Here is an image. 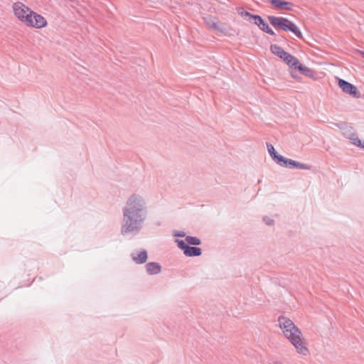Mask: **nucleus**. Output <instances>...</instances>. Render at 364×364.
<instances>
[{
	"label": "nucleus",
	"mask_w": 364,
	"mask_h": 364,
	"mask_svg": "<svg viewBox=\"0 0 364 364\" xmlns=\"http://www.w3.org/2000/svg\"><path fill=\"white\" fill-rule=\"evenodd\" d=\"M251 18L254 20V23L258 26L264 21L261 16L257 15L251 16Z\"/></svg>",
	"instance_id": "nucleus-21"
},
{
	"label": "nucleus",
	"mask_w": 364,
	"mask_h": 364,
	"mask_svg": "<svg viewBox=\"0 0 364 364\" xmlns=\"http://www.w3.org/2000/svg\"><path fill=\"white\" fill-rule=\"evenodd\" d=\"M289 341L295 348L297 353L304 356L309 354V350L306 347L305 339L303 336L302 333L291 338V339Z\"/></svg>",
	"instance_id": "nucleus-5"
},
{
	"label": "nucleus",
	"mask_w": 364,
	"mask_h": 364,
	"mask_svg": "<svg viewBox=\"0 0 364 364\" xmlns=\"http://www.w3.org/2000/svg\"><path fill=\"white\" fill-rule=\"evenodd\" d=\"M362 56L364 58V52L361 53Z\"/></svg>",
	"instance_id": "nucleus-28"
},
{
	"label": "nucleus",
	"mask_w": 364,
	"mask_h": 364,
	"mask_svg": "<svg viewBox=\"0 0 364 364\" xmlns=\"http://www.w3.org/2000/svg\"><path fill=\"white\" fill-rule=\"evenodd\" d=\"M296 161H294L292 159H286L285 160V163H284V166L286 167H295V164H296Z\"/></svg>",
	"instance_id": "nucleus-23"
},
{
	"label": "nucleus",
	"mask_w": 364,
	"mask_h": 364,
	"mask_svg": "<svg viewBox=\"0 0 364 364\" xmlns=\"http://www.w3.org/2000/svg\"><path fill=\"white\" fill-rule=\"evenodd\" d=\"M259 28L262 30L263 31L266 32L268 34H270L272 36L274 35V32L273 30L268 26V24L263 21L260 26H259Z\"/></svg>",
	"instance_id": "nucleus-18"
},
{
	"label": "nucleus",
	"mask_w": 364,
	"mask_h": 364,
	"mask_svg": "<svg viewBox=\"0 0 364 364\" xmlns=\"http://www.w3.org/2000/svg\"><path fill=\"white\" fill-rule=\"evenodd\" d=\"M276 8L284 10H291L292 4L290 2L282 0H268Z\"/></svg>",
	"instance_id": "nucleus-13"
},
{
	"label": "nucleus",
	"mask_w": 364,
	"mask_h": 364,
	"mask_svg": "<svg viewBox=\"0 0 364 364\" xmlns=\"http://www.w3.org/2000/svg\"><path fill=\"white\" fill-rule=\"evenodd\" d=\"M12 9L16 17L26 25L33 11L21 2L14 3Z\"/></svg>",
	"instance_id": "nucleus-4"
},
{
	"label": "nucleus",
	"mask_w": 364,
	"mask_h": 364,
	"mask_svg": "<svg viewBox=\"0 0 364 364\" xmlns=\"http://www.w3.org/2000/svg\"><path fill=\"white\" fill-rule=\"evenodd\" d=\"M204 21L208 27L213 28L218 32L223 33L225 31L224 26L211 16L205 17Z\"/></svg>",
	"instance_id": "nucleus-10"
},
{
	"label": "nucleus",
	"mask_w": 364,
	"mask_h": 364,
	"mask_svg": "<svg viewBox=\"0 0 364 364\" xmlns=\"http://www.w3.org/2000/svg\"><path fill=\"white\" fill-rule=\"evenodd\" d=\"M267 146L268 152H269V155L271 156V157L272 159L274 158V156H276L277 154V153L275 151L274 146L270 144H267Z\"/></svg>",
	"instance_id": "nucleus-20"
},
{
	"label": "nucleus",
	"mask_w": 364,
	"mask_h": 364,
	"mask_svg": "<svg viewBox=\"0 0 364 364\" xmlns=\"http://www.w3.org/2000/svg\"><path fill=\"white\" fill-rule=\"evenodd\" d=\"M283 60L290 67L296 69L299 60L293 55L287 53L284 58Z\"/></svg>",
	"instance_id": "nucleus-14"
},
{
	"label": "nucleus",
	"mask_w": 364,
	"mask_h": 364,
	"mask_svg": "<svg viewBox=\"0 0 364 364\" xmlns=\"http://www.w3.org/2000/svg\"><path fill=\"white\" fill-rule=\"evenodd\" d=\"M299 169H304V170H309L311 168L310 166L306 164H302L300 162L296 161L295 164V167Z\"/></svg>",
	"instance_id": "nucleus-22"
},
{
	"label": "nucleus",
	"mask_w": 364,
	"mask_h": 364,
	"mask_svg": "<svg viewBox=\"0 0 364 364\" xmlns=\"http://www.w3.org/2000/svg\"><path fill=\"white\" fill-rule=\"evenodd\" d=\"M277 164L284 166V163L286 158L284 156L279 155L278 154L274 156V158L272 159Z\"/></svg>",
	"instance_id": "nucleus-19"
},
{
	"label": "nucleus",
	"mask_w": 364,
	"mask_h": 364,
	"mask_svg": "<svg viewBox=\"0 0 364 364\" xmlns=\"http://www.w3.org/2000/svg\"><path fill=\"white\" fill-rule=\"evenodd\" d=\"M273 364H283V363L279 361H275L273 363Z\"/></svg>",
	"instance_id": "nucleus-27"
},
{
	"label": "nucleus",
	"mask_w": 364,
	"mask_h": 364,
	"mask_svg": "<svg viewBox=\"0 0 364 364\" xmlns=\"http://www.w3.org/2000/svg\"><path fill=\"white\" fill-rule=\"evenodd\" d=\"M296 69H298L302 74L310 76L311 75L312 71L307 67L302 65L299 63L297 65Z\"/></svg>",
	"instance_id": "nucleus-17"
},
{
	"label": "nucleus",
	"mask_w": 364,
	"mask_h": 364,
	"mask_svg": "<svg viewBox=\"0 0 364 364\" xmlns=\"http://www.w3.org/2000/svg\"><path fill=\"white\" fill-rule=\"evenodd\" d=\"M270 50L273 54L276 55L282 60L288 53L286 51H284L283 48H282L280 46L277 45H272L270 47Z\"/></svg>",
	"instance_id": "nucleus-15"
},
{
	"label": "nucleus",
	"mask_w": 364,
	"mask_h": 364,
	"mask_svg": "<svg viewBox=\"0 0 364 364\" xmlns=\"http://www.w3.org/2000/svg\"><path fill=\"white\" fill-rule=\"evenodd\" d=\"M47 25V21L43 16L32 11L31 18L28 19L26 26L41 28Z\"/></svg>",
	"instance_id": "nucleus-7"
},
{
	"label": "nucleus",
	"mask_w": 364,
	"mask_h": 364,
	"mask_svg": "<svg viewBox=\"0 0 364 364\" xmlns=\"http://www.w3.org/2000/svg\"><path fill=\"white\" fill-rule=\"evenodd\" d=\"M178 248L183 250V254L187 257H197L202 254V250L199 247H190L186 244L183 240H176Z\"/></svg>",
	"instance_id": "nucleus-6"
},
{
	"label": "nucleus",
	"mask_w": 364,
	"mask_h": 364,
	"mask_svg": "<svg viewBox=\"0 0 364 364\" xmlns=\"http://www.w3.org/2000/svg\"><path fill=\"white\" fill-rule=\"evenodd\" d=\"M186 242L192 245H199L201 244V241L199 238L193 236H186Z\"/></svg>",
	"instance_id": "nucleus-16"
},
{
	"label": "nucleus",
	"mask_w": 364,
	"mask_h": 364,
	"mask_svg": "<svg viewBox=\"0 0 364 364\" xmlns=\"http://www.w3.org/2000/svg\"><path fill=\"white\" fill-rule=\"evenodd\" d=\"M343 135L349 139V140L351 141V143L354 145H356L358 146H360V147H362V148H364V142H362L359 138L358 137V136L351 132L350 130H348L345 132H343Z\"/></svg>",
	"instance_id": "nucleus-12"
},
{
	"label": "nucleus",
	"mask_w": 364,
	"mask_h": 364,
	"mask_svg": "<svg viewBox=\"0 0 364 364\" xmlns=\"http://www.w3.org/2000/svg\"><path fill=\"white\" fill-rule=\"evenodd\" d=\"M240 14H241L242 16H244V17L248 16L250 18H251V16H252L251 14H250L247 11H242L240 13Z\"/></svg>",
	"instance_id": "nucleus-26"
},
{
	"label": "nucleus",
	"mask_w": 364,
	"mask_h": 364,
	"mask_svg": "<svg viewBox=\"0 0 364 364\" xmlns=\"http://www.w3.org/2000/svg\"><path fill=\"white\" fill-rule=\"evenodd\" d=\"M146 272L149 275H156L161 273V266L159 263L151 262L145 265Z\"/></svg>",
	"instance_id": "nucleus-11"
},
{
	"label": "nucleus",
	"mask_w": 364,
	"mask_h": 364,
	"mask_svg": "<svg viewBox=\"0 0 364 364\" xmlns=\"http://www.w3.org/2000/svg\"><path fill=\"white\" fill-rule=\"evenodd\" d=\"M120 234L124 237L136 236L144 229L149 215V201L139 192L129 194L122 208Z\"/></svg>",
	"instance_id": "nucleus-1"
},
{
	"label": "nucleus",
	"mask_w": 364,
	"mask_h": 364,
	"mask_svg": "<svg viewBox=\"0 0 364 364\" xmlns=\"http://www.w3.org/2000/svg\"><path fill=\"white\" fill-rule=\"evenodd\" d=\"M278 322L283 335L288 340L302 333L294 323L287 317L279 316Z\"/></svg>",
	"instance_id": "nucleus-3"
},
{
	"label": "nucleus",
	"mask_w": 364,
	"mask_h": 364,
	"mask_svg": "<svg viewBox=\"0 0 364 364\" xmlns=\"http://www.w3.org/2000/svg\"><path fill=\"white\" fill-rule=\"evenodd\" d=\"M130 257L136 264H141L147 261L148 253L146 250L136 249L132 252Z\"/></svg>",
	"instance_id": "nucleus-8"
},
{
	"label": "nucleus",
	"mask_w": 364,
	"mask_h": 364,
	"mask_svg": "<svg viewBox=\"0 0 364 364\" xmlns=\"http://www.w3.org/2000/svg\"><path fill=\"white\" fill-rule=\"evenodd\" d=\"M263 221L264 222V223L266 225H269V226L273 225L274 223V220L268 216H264L263 218Z\"/></svg>",
	"instance_id": "nucleus-24"
},
{
	"label": "nucleus",
	"mask_w": 364,
	"mask_h": 364,
	"mask_svg": "<svg viewBox=\"0 0 364 364\" xmlns=\"http://www.w3.org/2000/svg\"><path fill=\"white\" fill-rule=\"evenodd\" d=\"M269 23L275 28H278L285 31H291L299 38H302V33L295 23L284 17H277L269 16Z\"/></svg>",
	"instance_id": "nucleus-2"
},
{
	"label": "nucleus",
	"mask_w": 364,
	"mask_h": 364,
	"mask_svg": "<svg viewBox=\"0 0 364 364\" xmlns=\"http://www.w3.org/2000/svg\"><path fill=\"white\" fill-rule=\"evenodd\" d=\"M338 85L344 92L349 94L353 97H359V95H358V92L357 87L352 85L351 83L344 80L340 79L338 81Z\"/></svg>",
	"instance_id": "nucleus-9"
},
{
	"label": "nucleus",
	"mask_w": 364,
	"mask_h": 364,
	"mask_svg": "<svg viewBox=\"0 0 364 364\" xmlns=\"http://www.w3.org/2000/svg\"><path fill=\"white\" fill-rule=\"evenodd\" d=\"M173 235L174 237H186V232L183 231H178V230H174L173 232Z\"/></svg>",
	"instance_id": "nucleus-25"
}]
</instances>
